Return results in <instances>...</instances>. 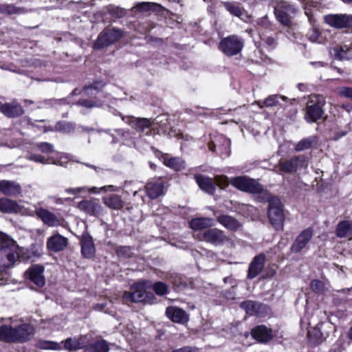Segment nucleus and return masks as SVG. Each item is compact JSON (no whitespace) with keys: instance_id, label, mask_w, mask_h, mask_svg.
Wrapping results in <instances>:
<instances>
[{"instance_id":"3","label":"nucleus","mask_w":352,"mask_h":352,"mask_svg":"<svg viewBox=\"0 0 352 352\" xmlns=\"http://www.w3.org/2000/svg\"><path fill=\"white\" fill-rule=\"evenodd\" d=\"M260 201H268V217L271 224L276 229L283 228L285 221V215L283 213V206L280 200L278 197H274L270 193L269 199H265L262 197Z\"/></svg>"},{"instance_id":"15","label":"nucleus","mask_w":352,"mask_h":352,"mask_svg":"<svg viewBox=\"0 0 352 352\" xmlns=\"http://www.w3.org/2000/svg\"><path fill=\"white\" fill-rule=\"evenodd\" d=\"M68 245V239L56 232L47 240V248L54 252L63 250Z\"/></svg>"},{"instance_id":"39","label":"nucleus","mask_w":352,"mask_h":352,"mask_svg":"<svg viewBox=\"0 0 352 352\" xmlns=\"http://www.w3.org/2000/svg\"><path fill=\"white\" fill-rule=\"evenodd\" d=\"M316 138L315 136H310L306 138H304L299 141L296 146H295V151H302L307 149L310 148L312 145L316 143Z\"/></svg>"},{"instance_id":"31","label":"nucleus","mask_w":352,"mask_h":352,"mask_svg":"<svg viewBox=\"0 0 352 352\" xmlns=\"http://www.w3.org/2000/svg\"><path fill=\"white\" fill-rule=\"evenodd\" d=\"M214 225V221L210 217H199L190 221V227L194 230H199L210 228Z\"/></svg>"},{"instance_id":"22","label":"nucleus","mask_w":352,"mask_h":352,"mask_svg":"<svg viewBox=\"0 0 352 352\" xmlns=\"http://www.w3.org/2000/svg\"><path fill=\"white\" fill-rule=\"evenodd\" d=\"M147 195L154 199L164 194V186L160 179H153L147 182L145 186Z\"/></svg>"},{"instance_id":"4","label":"nucleus","mask_w":352,"mask_h":352,"mask_svg":"<svg viewBox=\"0 0 352 352\" xmlns=\"http://www.w3.org/2000/svg\"><path fill=\"white\" fill-rule=\"evenodd\" d=\"M325 103V99L322 96H311L306 108L305 120L309 122H315L321 119L324 113L323 107Z\"/></svg>"},{"instance_id":"9","label":"nucleus","mask_w":352,"mask_h":352,"mask_svg":"<svg viewBox=\"0 0 352 352\" xmlns=\"http://www.w3.org/2000/svg\"><path fill=\"white\" fill-rule=\"evenodd\" d=\"M148 294L145 292V283H137L132 285L131 292H125V300L133 302H147Z\"/></svg>"},{"instance_id":"21","label":"nucleus","mask_w":352,"mask_h":352,"mask_svg":"<svg viewBox=\"0 0 352 352\" xmlns=\"http://www.w3.org/2000/svg\"><path fill=\"white\" fill-rule=\"evenodd\" d=\"M265 261V255L259 254L256 256L250 263L248 273V278L253 279L256 277L263 270Z\"/></svg>"},{"instance_id":"63","label":"nucleus","mask_w":352,"mask_h":352,"mask_svg":"<svg viewBox=\"0 0 352 352\" xmlns=\"http://www.w3.org/2000/svg\"><path fill=\"white\" fill-rule=\"evenodd\" d=\"M348 338L352 341V327L349 329L347 334Z\"/></svg>"},{"instance_id":"11","label":"nucleus","mask_w":352,"mask_h":352,"mask_svg":"<svg viewBox=\"0 0 352 352\" xmlns=\"http://www.w3.org/2000/svg\"><path fill=\"white\" fill-rule=\"evenodd\" d=\"M281 171L290 173L296 172L298 168L307 166V157L305 155L295 156L289 160L279 163Z\"/></svg>"},{"instance_id":"37","label":"nucleus","mask_w":352,"mask_h":352,"mask_svg":"<svg viewBox=\"0 0 352 352\" xmlns=\"http://www.w3.org/2000/svg\"><path fill=\"white\" fill-rule=\"evenodd\" d=\"M65 349L75 351L84 347L83 343L79 339L69 338L63 341Z\"/></svg>"},{"instance_id":"61","label":"nucleus","mask_w":352,"mask_h":352,"mask_svg":"<svg viewBox=\"0 0 352 352\" xmlns=\"http://www.w3.org/2000/svg\"><path fill=\"white\" fill-rule=\"evenodd\" d=\"M208 148H209V150L214 152L215 151V148H216V144L214 143V142L211 141L209 144H208Z\"/></svg>"},{"instance_id":"62","label":"nucleus","mask_w":352,"mask_h":352,"mask_svg":"<svg viewBox=\"0 0 352 352\" xmlns=\"http://www.w3.org/2000/svg\"><path fill=\"white\" fill-rule=\"evenodd\" d=\"M115 133H116V135H120V136L124 135V131L122 129H117L115 131Z\"/></svg>"},{"instance_id":"2","label":"nucleus","mask_w":352,"mask_h":352,"mask_svg":"<svg viewBox=\"0 0 352 352\" xmlns=\"http://www.w3.org/2000/svg\"><path fill=\"white\" fill-rule=\"evenodd\" d=\"M230 184L241 191L258 194V196L257 199H259V201L261 199L262 197H265V199L270 197V192L264 190L263 186L254 179L248 178L245 176L235 177L231 178Z\"/></svg>"},{"instance_id":"60","label":"nucleus","mask_w":352,"mask_h":352,"mask_svg":"<svg viewBox=\"0 0 352 352\" xmlns=\"http://www.w3.org/2000/svg\"><path fill=\"white\" fill-rule=\"evenodd\" d=\"M106 305L105 304H96L95 306H94V309H96V310H98V311H102L104 309V308L105 307Z\"/></svg>"},{"instance_id":"45","label":"nucleus","mask_w":352,"mask_h":352,"mask_svg":"<svg viewBox=\"0 0 352 352\" xmlns=\"http://www.w3.org/2000/svg\"><path fill=\"white\" fill-rule=\"evenodd\" d=\"M221 139L223 140V145L219 148L221 157H228L230 153V140L221 137Z\"/></svg>"},{"instance_id":"27","label":"nucleus","mask_w":352,"mask_h":352,"mask_svg":"<svg viewBox=\"0 0 352 352\" xmlns=\"http://www.w3.org/2000/svg\"><path fill=\"white\" fill-rule=\"evenodd\" d=\"M80 243L81 252L84 257L87 258H92L96 252L93 239L89 235H83Z\"/></svg>"},{"instance_id":"33","label":"nucleus","mask_w":352,"mask_h":352,"mask_svg":"<svg viewBox=\"0 0 352 352\" xmlns=\"http://www.w3.org/2000/svg\"><path fill=\"white\" fill-rule=\"evenodd\" d=\"M323 326L322 323H319L316 327L309 329L307 333L308 338L314 344L320 343L325 338L324 333L322 332Z\"/></svg>"},{"instance_id":"28","label":"nucleus","mask_w":352,"mask_h":352,"mask_svg":"<svg viewBox=\"0 0 352 352\" xmlns=\"http://www.w3.org/2000/svg\"><path fill=\"white\" fill-rule=\"evenodd\" d=\"M252 336L261 342H268L272 338V331L264 325H259L252 330Z\"/></svg>"},{"instance_id":"25","label":"nucleus","mask_w":352,"mask_h":352,"mask_svg":"<svg viewBox=\"0 0 352 352\" xmlns=\"http://www.w3.org/2000/svg\"><path fill=\"white\" fill-rule=\"evenodd\" d=\"M78 208L90 215H97L100 212L101 206L97 200H83L79 202Z\"/></svg>"},{"instance_id":"26","label":"nucleus","mask_w":352,"mask_h":352,"mask_svg":"<svg viewBox=\"0 0 352 352\" xmlns=\"http://www.w3.org/2000/svg\"><path fill=\"white\" fill-rule=\"evenodd\" d=\"M0 111L7 117L14 118L24 113L23 107L17 103H5L0 106Z\"/></svg>"},{"instance_id":"20","label":"nucleus","mask_w":352,"mask_h":352,"mask_svg":"<svg viewBox=\"0 0 352 352\" xmlns=\"http://www.w3.org/2000/svg\"><path fill=\"white\" fill-rule=\"evenodd\" d=\"M0 212L4 213H22L28 214L26 210L15 201L8 198H0Z\"/></svg>"},{"instance_id":"55","label":"nucleus","mask_w":352,"mask_h":352,"mask_svg":"<svg viewBox=\"0 0 352 352\" xmlns=\"http://www.w3.org/2000/svg\"><path fill=\"white\" fill-rule=\"evenodd\" d=\"M338 94L340 96L351 98L352 97V88L343 87L339 89Z\"/></svg>"},{"instance_id":"56","label":"nucleus","mask_w":352,"mask_h":352,"mask_svg":"<svg viewBox=\"0 0 352 352\" xmlns=\"http://www.w3.org/2000/svg\"><path fill=\"white\" fill-rule=\"evenodd\" d=\"M94 91L98 92V87L95 85H92L88 87H85L84 92L87 95H92L94 94Z\"/></svg>"},{"instance_id":"16","label":"nucleus","mask_w":352,"mask_h":352,"mask_svg":"<svg viewBox=\"0 0 352 352\" xmlns=\"http://www.w3.org/2000/svg\"><path fill=\"white\" fill-rule=\"evenodd\" d=\"M313 236V230L308 228L304 230L296 239L291 246V251L298 253L306 247Z\"/></svg>"},{"instance_id":"14","label":"nucleus","mask_w":352,"mask_h":352,"mask_svg":"<svg viewBox=\"0 0 352 352\" xmlns=\"http://www.w3.org/2000/svg\"><path fill=\"white\" fill-rule=\"evenodd\" d=\"M166 315L168 319L175 323L184 324L189 320V315L184 309L175 306L168 307Z\"/></svg>"},{"instance_id":"36","label":"nucleus","mask_w":352,"mask_h":352,"mask_svg":"<svg viewBox=\"0 0 352 352\" xmlns=\"http://www.w3.org/2000/svg\"><path fill=\"white\" fill-rule=\"evenodd\" d=\"M109 346L106 341L98 340L86 346V352H108Z\"/></svg>"},{"instance_id":"44","label":"nucleus","mask_w":352,"mask_h":352,"mask_svg":"<svg viewBox=\"0 0 352 352\" xmlns=\"http://www.w3.org/2000/svg\"><path fill=\"white\" fill-rule=\"evenodd\" d=\"M153 289L156 294L163 296L168 292V286L162 282H156L153 286Z\"/></svg>"},{"instance_id":"49","label":"nucleus","mask_w":352,"mask_h":352,"mask_svg":"<svg viewBox=\"0 0 352 352\" xmlns=\"http://www.w3.org/2000/svg\"><path fill=\"white\" fill-rule=\"evenodd\" d=\"M216 184L221 188H225L229 184L228 178L226 176L217 175L214 177Z\"/></svg>"},{"instance_id":"34","label":"nucleus","mask_w":352,"mask_h":352,"mask_svg":"<svg viewBox=\"0 0 352 352\" xmlns=\"http://www.w3.org/2000/svg\"><path fill=\"white\" fill-rule=\"evenodd\" d=\"M336 234L339 237H349L352 235V223L344 221L338 223L336 228Z\"/></svg>"},{"instance_id":"43","label":"nucleus","mask_w":352,"mask_h":352,"mask_svg":"<svg viewBox=\"0 0 352 352\" xmlns=\"http://www.w3.org/2000/svg\"><path fill=\"white\" fill-rule=\"evenodd\" d=\"M336 56L339 59H350L352 58V47L349 45H342L336 50Z\"/></svg>"},{"instance_id":"18","label":"nucleus","mask_w":352,"mask_h":352,"mask_svg":"<svg viewBox=\"0 0 352 352\" xmlns=\"http://www.w3.org/2000/svg\"><path fill=\"white\" fill-rule=\"evenodd\" d=\"M240 307L243 309L248 314L258 316H262L268 309L266 305L252 300L244 301L241 303Z\"/></svg>"},{"instance_id":"30","label":"nucleus","mask_w":352,"mask_h":352,"mask_svg":"<svg viewBox=\"0 0 352 352\" xmlns=\"http://www.w3.org/2000/svg\"><path fill=\"white\" fill-rule=\"evenodd\" d=\"M123 120L128 123L134 129L142 132L145 129H148L151 125V121L146 118H136L129 117Z\"/></svg>"},{"instance_id":"59","label":"nucleus","mask_w":352,"mask_h":352,"mask_svg":"<svg viewBox=\"0 0 352 352\" xmlns=\"http://www.w3.org/2000/svg\"><path fill=\"white\" fill-rule=\"evenodd\" d=\"M172 352H191L190 348L185 346L181 349L173 350Z\"/></svg>"},{"instance_id":"50","label":"nucleus","mask_w":352,"mask_h":352,"mask_svg":"<svg viewBox=\"0 0 352 352\" xmlns=\"http://www.w3.org/2000/svg\"><path fill=\"white\" fill-rule=\"evenodd\" d=\"M256 24L258 27L263 29H271V22L267 16L261 17L257 19Z\"/></svg>"},{"instance_id":"1","label":"nucleus","mask_w":352,"mask_h":352,"mask_svg":"<svg viewBox=\"0 0 352 352\" xmlns=\"http://www.w3.org/2000/svg\"><path fill=\"white\" fill-rule=\"evenodd\" d=\"M23 250L19 247L7 234L0 232V285L6 282V269L10 267L16 261Z\"/></svg>"},{"instance_id":"38","label":"nucleus","mask_w":352,"mask_h":352,"mask_svg":"<svg viewBox=\"0 0 352 352\" xmlns=\"http://www.w3.org/2000/svg\"><path fill=\"white\" fill-rule=\"evenodd\" d=\"M278 98H281L285 100L286 98L285 96H279L278 95L270 96L263 101H256V103L261 107H272L278 104Z\"/></svg>"},{"instance_id":"57","label":"nucleus","mask_w":352,"mask_h":352,"mask_svg":"<svg viewBox=\"0 0 352 352\" xmlns=\"http://www.w3.org/2000/svg\"><path fill=\"white\" fill-rule=\"evenodd\" d=\"M45 347L52 349H60L61 348V346L60 344L58 342H49L46 343V346Z\"/></svg>"},{"instance_id":"54","label":"nucleus","mask_w":352,"mask_h":352,"mask_svg":"<svg viewBox=\"0 0 352 352\" xmlns=\"http://www.w3.org/2000/svg\"><path fill=\"white\" fill-rule=\"evenodd\" d=\"M109 12L111 14L114 15L115 16H116L118 18H121L123 16H124L126 14L125 11L123 9L119 8H114V7L109 8Z\"/></svg>"},{"instance_id":"46","label":"nucleus","mask_w":352,"mask_h":352,"mask_svg":"<svg viewBox=\"0 0 352 352\" xmlns=\"http://www.w3.org/2000/svg\"><path fill=\"white\" fill-rule=\"evenodd\" d=\"M311 289L318 294H322L324 292V284L323 282L318 280H313L311 282Z\"/></svg>"},{"instance_id":"52","label":"nucleus","mask_w":352,"mask_h":352,"mask_svg":"<svg viewBox=\"0 0 352 352\" xmlns=\"http://www.w3.org/2000/svg\"><path fill=\"white\" fill-rule=\"evenodd\" d=\"M56 130L63 133H69L72 130V126L67 122H60L56 126Z\"/></svg>"},{"instance_id":"42","label":"nucleus","mask_w":352,"mask_h":352,"mask_svg":"<svg viewBox=\"0 0 352 352\" xmlns=\"http://www.w3.org/2000/svg\"><path fill=\"white\" fill-rule=\"evenodd\" d=\"M0 12L8 14H23L25 10L23 8L16 7L12 4L0 5Z\"/></svg>"},{"instance_id":"32","label":"nucleus","mask_w":352,"mask_h":352,"mask_svg":"<svg viewBox=\"0 0 352 352\" xmlns=\"http://www.w3.org/2000/svg\"><path fill=\"white\" fill-rule=\"evenodd\" d=\"M163 162L165 166L176 171H179L185 168V162L179 157H170L166 155L163 157Z\"/></svg>"},{"instance_id":"24","label":"nucleus","mask_w":352,"mask_h":352,"mask_svg":"<svg viewBox=\"0 0 352 352\" xmlns=\"http://www.w3.org/2000/svg\"><path fill=\"white\" fill-rule=\"evenodd\" d=\"M195 179L202 190L209 195H213L215 192V184L211 178L201 175H195Z\"/></svg>"},{"instance_id":"53","label":"nucleus","mask_w":352,"mask_h":352,"mask_svg":"<svg viewBox=\"0 0 352 352\" xmlns=\"http://www.w3.org/2000/svg\"><path fill=\"white\" fill-rule=\"evenodd\" d=\"M78 105H81L82 107H87V108H93L96 107L100 106V104H98L97 102L90 100L88 99H82L78 100Z\"/></svg>"},{"instance_id":"5","label":"nucleus","mask_w":352,"mask_h":352,"mask_svg":"<svg viewBox=\"0 0 352 352\" xmlns=\"http://www.w3.org/2000/svg\"><path fill=\"white\" fill-rule=\"evenodd\" d=\"M274 8L277 20L284 25H291L292 17L296 14V8L284 0H276Z\"/></svg>"},{"instance_id":"41","label":"nucleus","mask_w":352,"mask_h":352,"mask_svg":"<svg viewBox=\"0 0 352 352\" xmlns=\"http://www.w3.org/2000/svg\"><path fill=\"white\" fill-rule=\"evenodd\" d=\"M223 4L226 10L231 14L238 18H241L243 10L239 4L234 2H223Z\"/></svg>"},{"instance_id":"10","label":"nucleus","mask_w":352,"mask_h":352,"mask_svg":"<svg viewBox=\"0 0 352 352\" xmlns=\"http://www.w3.org/2000/svg\"><path fill=\"white\" fill-rule=\"evenodd\" d=\"M34 334L32 325L23 323L14 325V338L12 342H24L30 340Z\"/></svg>"},{"instance_id":"35","label":"nucleus","mask_w":352,"mask_h":352,"mask_svg":"<svg viewBox=\"0 0 352 352\" xmlns=\"http://www.w3.org/2000/svg\"><path fill=\"white\" fill-rule=\"evenodd\" d=\"M104 203L109 208L113 210H120L124 206L120 196L118 195H111L104 198Z\"/></svg>"},{"instance_id":"23","label":"nucleus","mask_w":352,"mask_h":352,"mask_svg":"<svg viewBox=\"0 0 352 352\" xmlns=\"http://www.w3.org/2000/svg\"><path fill=\"white\" fill-rule=\"evenodd\" d=\"M0 192L7 196H16L21 192V188L19 184L14 181H0Z\"/></svg>"},{"instance_id":"7","label":"nucleus","mask_w":352,"mask_h":352,"mask_svg":"<svg viewBox=\"0 0 352 352\" xmlns=\"http://www.w3.org/2000/svg\"><path fill=\"white\" fill-rule=\"evenodd\" d=\"M122 36V32L118 29H104L98 36L94 48L100 50L118 41Z\"/></svg>"},{"instance_id":"13","label":"nucleus","mask_w":352,"mask_h":352,"mask_svg":"<svg viewBox=\"0 0 352 352\" xmlns=\"http://www.w3.org/2000/svg\"><path fill=\"white\" fill-rule=\"evenodd\" d=\"M34 212L43 223L49 227H57L61 225V219L54 213L43 208H36Z\"/></svg>"},{"instance_id":"51","label":"nucleus","mask_w":352,"mask_h":352,"mask_svg":"<svg viewBox=\"0 0 352 352\" xmlns=\"http://www.w3.org/2000/svg\"><path fill=\"white\" fill-rule=\"evenodd\" d=\"M261 38L263 41V43L270 50H273L276 47L277 43L275 38L271 36H261Z\"/></svg>"},{"instance_id":"17","label":"nucleus","mask_w":352,"mask_h":352,"mask_svg":"<svg viewBox=\"0 0 352 352\" xmlns=\"http://www.w3.org/2000/svg\"><path fill=\"white\" fill-rule=\"evenodd\" d=\"M14 325V324L10 318H0V340L12 342Z\"/></svg>"},{"instance_id":"6","label":"nucleus","mask_w":352,"mask_h":352,"mask_svg":"<svg viewBox=\"0 0 352 352\" xmlns=\"http://www.w3.org/2000/svg\"><path fill=\"white\" fill-rule=\"evenodd\" d=\"M244 43L236 35L228 36L219 43L220 50L227 56H232L238 54L243 49Z\"/></svg>"},{"instance_id":"58","label":"nucleus","mask_w":352,"mask_h":352,"mask_svg":"<svg viewBox=\"0 0 352 352\" xmlns=\"http://www.w3.org/2000/svg\"><path fill=\"white\" fill-rule=\"evenodd\" d=\"M85 188H67L65 192L69 194L76 195L84 190Z\"/></svg>"},{"instance_id":"8","label":"nucleus","mask_w":352,"mask_h":352,"mask_svg":"<svg viewBox=\"0 0 352 352\" xmlns=\"http://www.w3.org/2000/svg\"><path fill=\"white\" fill-rule=\"evenodd\" d=\"M324 22L337 29L352 28V15L346 14H331L324 16Z\"/></svg>"},{"instance_id":"12","label":"nucleus","mask_w":352,"mask_h":352,"mask_svg":"<svg viewBox=\"0 0 352 352\" xmlns=\"http://www.w3.org/2000/svg\"><path fill=\"white\" fill-rule=\"evenodd\" d=\"M201 240L214 245H219L228 241L224 232L217 228H210L202 234Z\"/></svg>"},{"instance_id":"19","label":"nucleus","mask_w":352,"mask_h":352,"mask_svg":"<svg viewBox=\"0 0 352 352\" xmlns=\"http://www.w3.org/2000/svg\"><path fill=\"white\" fill-rule=\"evenodd\" d=\"M44 267L38 265L32 266L27 271L29 279L36 286L41 287L45 284V279L43 275Z\"/></svg>"},{"instance_id":"29","label":"nucleus","mask_w":352,"mask_h":352,"mask_svg":"<svg viewBox=\"0 0 352 352\" xmlns=\"http://www.w3.org/2000/svg\"><path fill=\"white\" fill-rule=\"evenodd\" d=\"M217 221L227 230L235 232L241 227V223L235 218L227 214L217 217Z\"/></svg>"},{"instance_id":"48","label":"nucleus","mask_w":352,"mask_h":352,"mask_svg":"<svg viewBox=\"0 0 352 352\" xmlns=\"http://www.w3.org/2000/svg\"><path fill=\"white\" fill-rule=\"evenodd\" d=\"M38 148L44 153H51L54 151V146L47 142H41L36 144Z\"/></svg>"},{"instance_id":"64","label":"nucleus","mask_w":352,"mask_h":352,"mask_svg":"<svg viewBox=\"0 0 352 352\" xmlns=\"http://www.w3.org/2000/svg\"><path fill=\"white\" fill-rule=\"evenodd\" d=\"M232 279L230 277H225L223 278V282L225 283H232Z\"/></svg>"},{"instance_id":"47","label":"nucleus","mask_w":352,"mask_h":352,"mask_svg":"<svg viewBox=\"0 0 352 352\" xmlns=\"http://www.w3.org/2000/svg\"><path fill=\"white\" fill-rule=\"evenodd\" d=\"M27 159L31 161H34L35 162L41 163V164H49L50 160L45 158L43 155L38 154H29L27 156Z\"/></svg>"},{"instance_id":"40","label":"nucleus","mask_w":352,"mask_h":352,"mask_svg":"<svg viewBox=\"0 0 352 352\" xmlns=\"http://www.w3.org/2000/svg\"><path fill=\"white\" fill-rule=\"evenodd\" d=\"M133 8L141 12H147L149 10L160 11L162 6L155 3L142 2L138 3Z\"/></svg>"}]
</instances>
